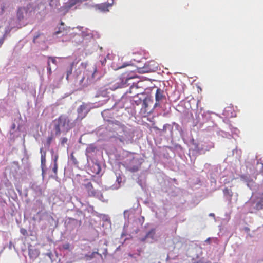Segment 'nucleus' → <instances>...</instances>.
<instances>
[{"mask_svg": "<svg viewBox=\"0 0 263 263\" xmlns=\"http://www.w3.org/2000/svg\"><path fill=\"white\" fill-rule=\"evenodd\" d=\"M37 37H38V36H36L35 37H34V40H35V39H36Z\"/></svg>", "mask_w": 263, "mask_h": 263, "instance_id": "nucleus-38", "label": "nucleus"}, {"mask_svg": "<svg viewBox=\"0 0 263 263\" xmlns=\"http://www.w3.org/2000/svg\"><path fill=\"white\" fill-rule=\"evenodd\" d=\"M58 159V155H57L54 156V164H58L57 163Z\"/></svg>", "mask_w": 263, "mask_h": 263, "instance_id": "nucleus-29", "label": "nucleus"}, {"mask_svg": "<svg viewBox=\"0 0 263 263\" xmlns=\"http://www.w3.org/2000/svg\"><path fill=\"white\" fill-rule=\"evenodd\" d=\"M164 99H165V96L164 95V91L160 88H158L155 93V103L154 108L160 107L161 102Z\"/></svg>", "mask_w": 263, "mask_h": 263, "instance_id": "nucleus-5", "label": "nucleus"}, {"mask_svg": "<svg viewBox=\"0 0 263 263\" xmlns=\"http://www.w3.org/2000/svg\"><path fill=\"white\" fill-rule=\"evenodd\" d=\"M52 171L55 174V175L57 174L58 172V164H54L53 167L52 168Z\"/></svg>", "mask_w": 263, "mask_h": 263, "instance_id": "nucleus-23", "label": "nucleus"}, {"mask_svg": "<svg viewBox=\"0 0 263 263\" xmlns=\"http://www.w3.org/2000/svg\"><path fill=\"white\" fill-rule=\"evenodd\" d=\"M97 72V67L94 66L92 67V70L91 71L90 76L88 77L87 79L86 85H89L95 82V74Z\"/></svg>", "mask_w": 263, "mask_h": 263, "instance_id": "nucleus-7", "label": "nucleus"}, {"mask_svg": "<svg viewBox=\"0 0 263 263\" xmlns=\"http://www.w3.org/2000/svg\"><path fill=\"white\" fill-rule=\"evenodd\" d=\"M139 166H130V171H131L132 172H136L139 169Z\"/></svg>", "mask_w": 263, "mask_h": 263, "instance_id": "nucleus-20", "label": "nucleus"}, {"mask_svg": "<svg viewBox=\"0 0 263 263\" xmlns=\"http://www.w3.org/2000/svg\"><path fill=\"white\" fill-rule=\"evenodd\" d=\"M68 139L66 137H63L61 139V143L62 145H64V144L66 143Z\"/></svg>", "mask_w": 263, "mask_h": 263, "instance_id": "nucleus-21", "label": "nucleus"}, {"mask_svg": "<svg viewBox=\"0 0 263 263\" xmlns=\"http://www.w3.org/2000/svg\"><path fill=\"white\" fill-rule=\"evenodd\" d=\"M20 231H21V233L23 235H26L27 234V232L26 230H25V229H23V228L21 229Z\"/></svg>", "mask_w": 263, "mask_h": 263, "instance_id": "nucleus-26", "label": "nucleus"}, {"mask_svg": "<svg viewBox=\"0 0 263 263\" xmlns=\"http://www.w3.org/2000/svg\"><path fill=\"white\" fill-rule=\"evenodd\" d=\"M60 25L61 27H64L65 23L61 21L60 22Z\"/></svg>", "mask_w": 263, "mask_h": 263, "instance_id": "nucleus-32", "label": "nucleus"}, {"mask_svg": "<svg viewBox=\"0 0 263 263\" xmlns=\"http://www.w3.org/2000/svg\"><path fill=\"white\" fill-rule=\"evenodd\" d=\"M55 136H59L61 133H67L72 128V124L68 117L61 115L52 121Z\"/></svg>", "mask_w": 263, "mask_h": 263, "instance_id": "nucleus-1", "label": "nucleus"}, {"mask_svg": "<svg viewBox=\"0 0 263 263\" xmlns=\"http://www.w3.org/2000/svg\"><path fill=\"white\" fill-rule=\"evenodd\" d=\"M138 101L141 102V100L140 99H139Z\"/></svg>", "mask_w": 263, "mask_h": 263, "instance_id": "nucleus-41", "label": "nucleus"}, {"mask_svg": "<svg viewBox=\"0 0 263 263\" xmlns=\"http://www.w3.org/2000/svg\"><path fill=\"white\" fill-rule=\"evenodd\" d=\"M81 188L88 197H95L97 195V190L94 189L91 182L88 180H85L84 183L82 184Z\"/></svg>", "mask_w": 263, "mask_h": 263, "instance_id": "nucleus-4", "label": "nucleus"}, {"mask_svg": "<svg viewBox=\"0 0 263 263\" xmlns=\"http://www.w3.org/2000/svg\"><path fill=\"white\" fill-rule=\"evenodd\" d=\"M210 238H208L206 240L205 242H210Z\"/></svg>", "mask_w": 263, "mask_h": 263, "instance_id": "nucleus-33", "label": "nucleus"}, {"mask_svg": "<svg viewBox=\"0 0 263 263\" xmlns=\"http://www.w3.org/2000/svg\"><path fill=\"white\" fill-rule=\"evenodd\" d=\"M153 104V100L149 97H146L142 102V106L141 111L144 114H150L152 112L153 110L155 108L151 107Z\"/></svg>", "mask_w": 263, "mask_h": 263, "instance_id": "nucleus-3", "label": "nucleus"}, {"mask_svg": "<svg viewBox=\"0 0 263 263\" xmlns=\"http://www.w3.org/2000/svg\"><path fill=\"white\" fill-rule=\"evenodd\" d=\"M110 6L109 4L102 3L96 5V7L101 11L106 12L108 11V7Z\"/></svg>", "mask_w": 263, "mask_h": 263, "instance_id": "nucleus-10", "label": "nucleus"}, {"mask_svg": "<svg viewBox=\"0 0 263 263\" xmlns=\"http://www.w3.org/2000/svg\"><path fill=\"white\" fill-rule=\"evenodd\" d=\"M263 209V199H260L256 204V209L260 210Z\"/></svg>", "mask_w": 263, "mask_h": 263, "instance_id": "nucleus-17", "label": "nucleus"}, {"mask_svg": "<svg viewBox=\"0 0 263 263\" xmlns=\"http://www.w3.org/2000/svg\"><path fill=\"white\" fill-rule=\"evenodd\" d=\"M135 161V158H134L132 159V160L131 161V162H133V161Z\"/></svg>", "mask_w": 263, "mask_h": 263, "instance_id": "nucleus-36", "label": "nucleus"}, {"mask_svg": "<svg viewBox=\"0 0 263 263\" xmlns=\"http://www.w3.org/2000/svg\"><path fill=\"white\" fill-rule=\"evenodd\" d=\"M116 181L118 182V184H120L122 182V177L119 175L117 177Z\"/></svg>", "mask_w": 263, "mask_h": 263, "instance_id": "nucleus-27", "label": "nucleus"}, {"mask_svg": "<svg viewBox=\"0 0 263 263\" xmlns=\"http://www.w3.org/2000/svg\"><path fill=\"white\" fill-rule=\"evenodd\" d=\"M97 147L96 146L93 144H90L86 148V152L87 153H92L93 152H95V151L96 150Z\"/></svg>", "mask_w": 263, "mask_h": 263, "instance_id": "nucleus-16", "label": "nucleus"}, {"mask_svg": "<svg viewBox=\"0 0 263 263\" xmlns=\"http://www.w3.org/2000/svg\"><path fill=\"white\" fill-rule=\"evenodd\" d=\"M13 128H14V127H15V125L14 124H13Z\"/></svg>", "mask_w": 263, "mask_h": 263, "instance_id": "nucleus-39", "label": "nucleus"}, {"mask_svg": "<svg viewBox=\"0 0 263 263\" xmlns=\"http://www.w3.org/2000/svg\"><path fill=\"white\" fill-rule=\"evenodd\" d=\"M85 107L84 105H81L78 108V112L81 113L83 111L84 109H85Z\"/></svg>", "mask_w": 263, "mask_h": 263, "instance_id": "nucleus-24", "label": "nucleus"}, {"mask_svg": "<svg viewBox=\"0 0 263 263\" xmlns=\"http://www.w3.org/2000/svg\"><path fill=\"white\" fill-rule=\"evenodd\" d=\"M28 254L30 258H36L39 255V252L36 249H29Z\"/></svg>", "mask_w": 263, "mask_h": 263, "instance_id": "nucleus-13", "label": "nucleus"}, {"mask_svg": "<svg viewBox=\"0 0 263 263\" xmlns=\"http://www.w3.org/2000/svg\"><path fill=\"white\" fill-rule=\"evenodd\" d=\"M5 6H3V7L2 8V12H4V10H5Z\"/></svg>", "mask_w": 263, "mask_h": 263, "instance_id": "nucleus-34", "label": "nucleus"}, {"mask_svg": "<svg viewBox=\"0 0 263 263\" xmlns=\"http://www.w3.org/2000/svg\"><path fill=\"white\" fill-rule=\"evenodd\" d=\"M49 60H50L52 63L56 64H57V61L54 57H49Z\"/></svg>", "mask_w": 263, "mask_h": 263, "instance_id": "nucleus-28", "label": "nucleus"}, {"mask_svg": "<svg viewBox=\"0 0 263 263\" xmlns=\"http://www.w3.org/2000/svg\"><path fill=\"white\" fill-rule=\"evenodd\" d=\"M223 192L225 195H228L230 197H231L233 196V193L231 189H229L228 188H225L223 190Z\"/></svg>", "mask_w": 263, "mask_h": 263, "instance_id": "nucleus-18", "label": "nucleus"}, {"mask_svg": "<svg viewBox=\"0 0 263 263\" xmlns=\"http://www.w3.org/2000/svg\"><path fill=\"white\" fill-rule=\"evenodd\" d=\"M4 41V37H2L0 39V46L3 44Z\"/></svg>", "mask_w": 263, "mask_h": 263, "instance_id": "nucleus-30", "label": "nucleus"}, {"mask_svg": "<svg viewBox=\"0 0 263 263\" xmlns=\"http://www.w3.org/2000/svg\"><path fill=\"white\" fill-rule=\"evenodd\" d=\"M74 64H75V63L74 62L71 63L70 64V66L67 69V71H66V79L67 80H68L69 76L71 75V73H72V70H73V66L74 65Z\"/></svg>", "mask_w": 263, "mask_h": 263, "instance_id": "nucleus-14", "label": "nucleus"}, {"mask_svg": "<svg viewBox=\"0 0 263 263\" xmlns=\"http://www.w3.org/2000/svg\"><path fill=\"white\" fill-rule=\"evenodd\" d=\"M40 153L41 154V166L42 168H43L46 164V152L43 149V147L40 148Z\"/></svg>", "mask_w": 263, "mask_h": 263, "instance_id": "nucleus-11", "label": "nucleus"}, {"mask_svg": "<svg viewBox=\"0 0 263 263\" xmlns=\"http://www.w3.org/2000/svg\"><path fill=\"white\" fill-rule=\"evenodd\" d=\"M135 102L136 103L137 105H138V103H137V101H135Z\"/></svg>", "mask_w": 263, "mask_h": 263, "instance_id": "nucleus-37", "label": "nucleus"}, {"mask_svg": "<svg viewBox=\"0 0 263 263\" xmlns=\"http://www.w3.org/2000/svg\"><path fill=\"white\" fill-rule=\"evenodd\" d=\"M84 79V77L82 78L81 81H82Z\"/></svg>", "mask_w": 263, "mask_h": 263, "instance_id": "nucleus-40", "label": "nucleus"}, {"mask_svg": "<svg viewBox=\"0 0 263 263\" xmlns=\"http://www.w3.org/2000/svg\"><path fill=\"white\" fill-rule=\"evenodd\" d=\"M95 253H97L98 254V252H93L90 255H85V257L86 258V260H90L91 259H92L93 257H94V254Z\"/></svg>", "mask_w": 263, "mask_h": 263, "instance_id": "nucleus-19", "label": "nucleus"}, {"mask_svg": "<svg viewBox=\"0 0 263 263\" xmlns=\"http://www.w3.org/2000/svg\"><path fill=\"white\" fill-rule=\"evenodd\" d=\"M53 139H54V137L52 134L49 136L47 137V138L46 139V142L45 144V146L47 148H49L50 147V144H51L52 140H53Z\"/></svg>", "mask_w": 263, "mask_h": 263, "instance_id": "nucleus-15", "label": "nucleus"}, {"mask_svg": "<svg viewBox=\"0 0 263 263\" xmlns=\"http://www.w3.org/2000/svg\"><path fill=\"white\" fill-rule=\"evenodd\" d=\"M116 129V138L122 143H128L131 141L133 136L130 130L124 124L118 125Z\"/></svg>", "mask_w": 263, "mask_h": 263, "instance_id": "nucleus-2", "label": "nucleus"}, {"mask_svg": "<svg viewBox=\"0 0 263 263\" xmlns=\"http://www.w3.org/2000/svg\"><path fill=\"white\" fill-rule=\"evenodd\" d=\"M194 263H209L208 261H205L203 258H200L197 261H195Z\"/></svg>", "mask_w": 263, "mask_h": 263, "instance_id": "nucleus-22", "label": "nucleus"}, {"mask_svg": "<svg viewBox=\"0 0 263 263\" xmlns=\"http://www.w3.org/2000/svg\"><path fill=\"white\" fill-rule=\"evenodd\" d=\"M69 244H65L63 246V248L65 249H68L69 248Z\"/></svg>", "mask_w": 263, "mask_h": 263, "instance_id": "nucleus-31", "label": "nucleus"}, {"mask_svg": "<svg viewBox=\"0 0 263 263\" xmlns=\"http://www.w3.org/2000/svg\"><path fill=\"white\" fill-rule=\"evenodd\" d=\"M125 67V65H122L121 66L119 67V68H123V67Z\"/></svg>", "mask_w": 263, "mask_h": 263, "instance_id": "nucleus-35", "label": "nucleus"}, {"mask_svg": "<svg viewBox=\"0 0 263 263\" xmlns=\"http://www.w3.org/2000/svg\"><path fill=\"white\" fill-rule=\"evenodd\" d=\"M67 27H57L55 28V31L53 33V36H58L59 34L63 33V35H64V33H67Z\"/></svg>", "mask_w": 263, "mask_h": 263, "instance_id": "nucleus-9", "label": "nucleus"}, {"mask_svg": "<svg viewBox=\"0 0 263 263\" xmlns=\"http://www.w3.org/2000/svg\"><path fill=\"white\" fill-rule=\"evenodd\" d=\"M155 235V231L154 229H152L149 232H148L145 235V236L142 239V241H144L147 238H151L152 239H154Z\"/></svg>", "mask_w": 263, "mask_h": 263, "instance_id": "nucleus-12", "label": "nucleus"}, {"mask_svg": "<svg viewBox=\"0 0 263 263\" xmlns=\"http://www.w3.org/2000/svg\"><path fill=\"white\" fill-rule=\"evenodd\" d=\"M79 2V0H69V3L68 4L61 7L60 8V10L61 11H64V13H67L69 10L74 5L78 3Z\"/></svg>", "mask_w": 263, "mask_h": 263, "instance_id": "nucleus-6", "label": "nucleus"}, {"mask_svg": "<svg viewBox=\"0 0 263 263\" xmlns=\"http://www.w3.org/2000/svg\"><path fill=\"white\" fill-rule=\"evenodd\" d=\"M27 13V10L25 7H20L18 9L16 16L18 21H21L24 18V14Z\"/></svg>", "mask_w": 263, "mask_h": 263, "instance_id": "nucleus-8", "label": "nucleus"}, {"mask_svg": "<svg viewBox=\"0 0 263 263\" xmlns=\"http://www.w3.org/2000/svg\"><path fill=\"white\" fill-rule=\"evenodd\" d=\"M48 72L49 74H51L52 73L51 68L50 64V62L48 61V67H47Z\"/></svg>", "mask_w": 263, "mask_h": 263, "instance_id": "nucleus-25", "label": "nucleus"}]
</instances>
